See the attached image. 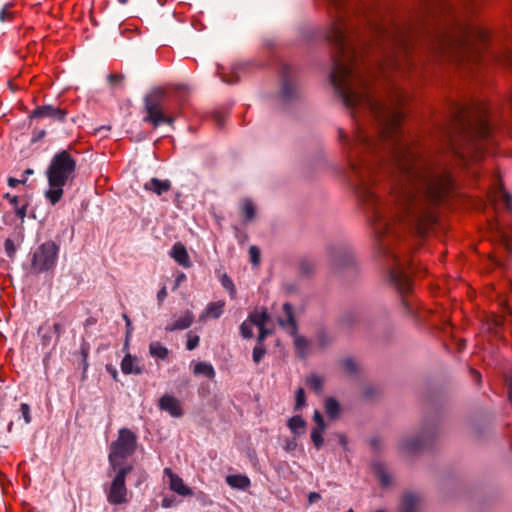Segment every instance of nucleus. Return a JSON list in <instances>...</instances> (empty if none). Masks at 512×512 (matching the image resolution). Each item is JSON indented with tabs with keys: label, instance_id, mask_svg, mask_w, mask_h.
<instances>
[{
	"label": "nucleus",
	"instance_id": "nucleus-39",
	"mask_svg": "<svg viewBox=\"0 0 512 512\" xmlns=\"http://www.w3.org/2000/svg\"><path fill=\"white\" fill-rule=\"evenodd\" d=\"M5 250H6V253L8 254V256L12 257L15 253V246H14V243L11 239H6L5 241Z\"/></svg>",
	"mask_w": 512,
	"mask_h": 512
},
{
	"label": "nucleus",
	"instance_id": "nucleus-53",
	"mask_svg": "<svg viewBox=\"0 0 512 512\" xmlns=\"http://www.w3.org/2000/svg\"><path fill=\"white\" fill-rule=\"evenodd\" d=\"M7 198L10 200V202L12 204H15L17 203V197L16 196H10V195H7Z\"/></svg>",
	"mask_w": 512,
	"mask_h": 512
},
{
	"label": "nucleus",
	"instance_id": "nucleus-9",
	"mask_svg": "<svg viewBox=\"0 0 512 512\" xmlns=\"http://www.w3.org/2000/svg\"><path fill=\"white\" fill-rule=\"evenodd\" d=\"M269 316L266 310H255L253 311L247 320H245L240 326L241 335L244 338H252L253 331L252 327L256 326L259 329V341L263 342L266 336L270 333L269 330L265 328L266 322Z\"/></svg>",
	"mask_w": 512,
	"mask_h": 512
},
{
	"label": "nucleus",
	"instance_id": "nucleus-36",
	"mask_svg": "<svg viewBox=\"0 0 512 512\" xmlns=\"http://www.w3.org/2000/svg\"><path fill=\"white\" fill-rule=\"evenodd\" d=\"M305 403V395L304 390L302 388H299L296 393V408H301Z\"/></svg>",
	"mask_w": 512,
	"mask_h": 512
},
{
	"label": "nucleus",
	"instance_id": "nucleus-49",
	"mask_svg": "<svg viewBox=\"0 0 512 512\" xmlns=\"http://www.w3.org/2000/svg\"><path fill=\"white\" fill-rule=\"evenodd\" d=\"M25 181H26V179L18 180V179H15V178H9L8 184H9L10 187L14 188V187H16L17 184L24 183Z\"/></svg>",
	"mask_w": 512,
	"mask_h": 512
},
{
	"label": "nucleus",
	"instance_id": "nucleus-56",
	"mask_svg": "<svg viewBox=\"0 0 512 512\" xmlns=\"http://www.w3.org/2000/svg\"><path fill=\"white\" fill-rule=\"evenodd\" d=\"M112 375H113L114 379H116V377H117V371H116L115 369L112 371Z\"/></svg>",
	"mask_w": 512,
	"mask_h": 512
},
{
	"label": "nucleus",
	"instance_id": "nucleus-5",
	"mask_svg": "<svg viewBox=\"0 0 512 512\" xmlns=\"http://www.w3.org/2000/svg\"><path fill=\"white\" fill-rule=\"evenodd\" d=\"M487 39L488 32L484 28L473 24L466 27L457 39L449 41L448 49L459 54V57L463 59H474L480 54V45L484 44Z\"/></svg>",
	"mask_w": 512,
	"mask_h": 512
},
{
	"label": "nucleus",
	"instance_id": "nucleus-29",
	"mask_svg": "<svg viewBox=\"0 0 512 512\" xmlns=\"http://www.w3.org/2000/svg\"><path fill=\"white\" fill-rule=\"evenodd\" d=\"M242 212L247 220L253 219L255 215V207L250 200L246 199L243 201Z\"/></svg>",
	"mask_w": 512,
	"mask_h": 512
},
{
	"label": "nucleus",
	"instance_id": "nucleus-13",
	"mask_svg": "<svg viewBox=\"0 0 512 512\" xmlns=\"http://www.w3.org/2000/svg\"><path fill=\"white\" fill-rule=\"evenodd\" d=\"M145 107L147 111V117L145 118V121L151 122L155 128L158 127L161 123L172 124L173 118L165 117L160 108V105L157 102L146 99Z\"/></svg>",
	"mask_w": 512,
	"mask_h": 512
},
{
	"label": "nucleus",
	"instance_id": "nucleus-18",
	"mask_svg": "<svg viewBox=\"0 0 512 512\" xmlns=\"http://www.w3.org/2000/svg\"><path fill=\"white\" fill-rule=\"evenodd\" d=\"M170 256L181 266L189 268L191 266L190 257L185 246L177 242L172 246Z\"/></svg>",
	"mask_w": 512,
	"mask_h": 512
},
{
	"label": "nucleus",
	"instance_id": "nucleus-55",
	"mask_svg": "<svg viewBox=\"0 0 512 512\" xmlns=\"http://www.w3.org/2000/svg\"><path fill=\"white\" fill-rule=\"evenodd\" d=\"M25 174L26 175H31V174H33V170L32 169H27V170H25Z\"/></svg>",
	"mask_w": 512,
	"mask_h": 512
},
{
	"label": "nucleus",
	"instance_id": "nucleus-40",
	"mask_svg": "<svg viewBox=\"0 0 512 512\" xmlns=\"http://www.w3.org/2000/svg\"><path fill=\"white\" fill-rule=\"evenodd\" d=\"M500 235H501V239H502L503 243L505 244V246L507 247V249L512 250V243H511V240L509 239L507 232L501 231Z\"/></svg>",
	"mask_w": 512,
	"mask_h": 512
},
{
	"label": "nucleus",
	"instance_id": "nucleus-35",
	"mask_svg": "<svg viewBox=\"0 0 512 512\" xmlns=\"http://www.w3.org/2000/svg\"><path fill=\"white\" fill-rule=\"evenodd\" d=\"M249 254H250L251 262L254 265H257L259 263V260H260V251H259V249L256 246H251L250 249H249Z\"/></svg>",
	"mask_w": 512,
	"mask_h": 512
},
{
	"label": "nucleus",
	"instance_id": "nucleus-22",
	"mask_svg": "<svg viewBox=\"0 0 512 512\" xmlns=\"http://www.w3.org/2000/svg\"><path fill=\"white\" fill-rule=\"evenodd\" d=\"M226 482L232 488L245 490L250 486V480L245 475H229L226 477Z\"/></svg>",
	"mask_w": 512,
	"mask_h": 512
},
{
	"label": "nucleus",
	"instance_id": "nucleus-25",
	"mask_svg": "<svg viewBox=\"0 0 512 512\" xmlns=\"http://www.w3.org/2000/svg\"><path fill=\"white\" fill-rule=\"evenodd\" d=\"M149 352L153 357L165 359L168 356V349L159 342H152L149 346Z\"/></svg>",
	"mask_w": 512,
	"mask_h": 512
},
{
	"label": "nucleus",
	"instance_id": "nucleus-1",
	"mask_svg": "<svg viewBox=\"0 0 512 512\" xmlns=\"http://www.w3.org/2000/svg\"><path fill=\"white\" fill-rule=\"evenodd\" d=\"M349 29L345 16L337 15L327 38L337 50L331 83L356 122L352 138L340 131L350 168L356 169L357 164L368 161V157L382 149L387 154L410 145L399 130L403 119L402 95L393 96L389 103L375 98L364 72L357 67L356 49L347 39Z\"/></svg>",
	"mask_w": 512,
	"mask_h": 512
},
{
	"label": "nucleus",
	"instance_id": "nucleus-50",
	"mask_svg": "<svg viewBox=\"0 0 512 512\" xmlns=\"http://www.w3.org/2000/svg\"><path fill=\"white\" fill-rule=\"evenodd\" d=\"M309 498V502L310 503H314L316 502L318 499H320V495L316 492H311L308 496Z\"/></svg>",
	"mask_w": 512,
	"mask_h": 512
},
{
	"label": "nucleus",
	"instance_id": "nucleus-24",
	"mask_svg": "<svg viewBox=\"0 0 512 512\" xmlns=\"http://www.w3.org/2000/svg\"><path fill=\"white\" fill-rule=\"evenodd\" d=\"M417 504L418 499L415 495L406 494L401 502V512H415Z\"/></svg>",
	"mask_w": 512,
	"mask_h": 512
},
{
	"label": "nucleus",
	"instance_id": "nucleus-8",
	"mask_svg": "<svg viewBox=\"0 0 512 512\" xmlns=\"http://www.w3.org/2000/svg\"><path fill=\"white\" fill-rule=\"evenodd\" d=\"M131 469V466L121 467L118 469L107 490V501L109 503L113 505H120L128 502V490L125 480Z\"/></svg>",
	"mask_w": 512,
	"mask_h": 512
},
{
	"label": "nucleus",
	"instance_id": "nucleus-21",
	"mask_svg": "<svg viewBox=\"0 0 512 512\" xmlns=\"http://www.w3.org/2000/svg\"><path fill=\"white\" fill-rule=\"evenodd\" d=\"M121 370L124 374H140L142 372L138 359L131 354H127L123 358Z\"/></svg>",
	"mask_w": 512,
	"mask_h": 512
},
{
	"label": "nucleus",
	"instance_id": "nucleus-51",
	"mask_svg": "<svg viewBox=\"0 0 512 512\" xmlns=\"http://www.w3.org/2000/svg\"><path fill=\"white\" fill-rule=\"evenodd\" d=\"M53 329H54V332L59 336L62 332L63 327L60 323H55L53 325Z\"/></svg>",
	"mask_w": 512,
	"mask_h": 512
},
{
	"label": "nucleus",
	"instance_id": "nucleus-48",
	"mask_svg": "<svg viewBox=\"0 0 512 512\" xmlns=\"http://www.w3.org/2000/svg\"><path fill=\"white\" fill-rule=\"evenodd\" d=\"M108 80L110 83L120 82L122 80V76L117 74H110L108 76Z\"/></svg>",
	"mask_w": 512,
	"mask_h": 512
},
{
	"label": "nucleus",
	"instance_id": "nucleus-6",
	"mask_svg": "<svg viewBox=\"0 0 512 512\" xmlns=\"http://www.w3.org/2000/svg\"><path fill=\"white\" fill-rule=\"evenodd\" d=\"M136 439V435L131 430L127 428L119 430L117 439L110 446L109 462L113 470H116L124 459L134 453Z\"/></svg>",
	"mask_w": 512,
	"mask_h": 512
},
{
	"label": "nucleus",
	"instance_id": "nucleus-38",
	"mask_svg": "<svg viewBox=\"0 0 512 512\" xmlns=\"http://www.w3.org/2000/svg\"><path fill=\"white\" fill-rule=\"evenodd\" d=\"M12 19V13L9 10L8 6H5L0 12V20L2 22L9 21Z\"/></svg>",
	"mask_w": 512,
	"mask_h": 512
},
{
	"label": "nucleus",
	"instance_id": "nucleus-28",
	"mask_svg": "<svg viewBox=\"0 0 512 512\" xmlns=\"http://www.w3.org/2000/svg\"><path fill=\"white\" fill-rule=\"evenodd\" d=\"M306 385L316 392H320L323 385V380L318 375H310L306 379Z\"/></svg>",
	"mask_w": 512,
	"mask_h": 512
},
{
	"label": "nucleus",
	"instance_id": "nucleus-59",
	"mask_svg": "<svg viewBox=\"0 0 512 512\" xmlns=\"http://www.w3.org/2000/svg\"><path fill=\"white\" fill-rule=\"evenodd\" d=\"M403 304H404L405 306H408V303H407L405 300L403 301Z\"/></svg>",
	"mask_w": 512,
	"mask_h": 512
},
{
	"label": "nucleus",
	"instance_id": "nucleus-46",
	"mask_svg": "<svg viewBox=\"0 0 512 512\" xmlns=\"http://www.w3.org/2000/svg\"><path fill=\"white\" fill-rule=\"evenodd\" d=\"M343 365L345 369L349 372H352L355 369V364L351 359L344 360Z\"/></svg>",
	"mask_w": 512,
	"mask_h": 512
},
{
	"label": "nucleus",
	"instance_id": "nucleus-42",
	"mask_svg": "<svg viewBox=\"0 0 512 512\" xmlns=\"http://www.w3.org/2000/svg\"><path fill=\"white\" fill-rule=\"evenodd\" d=\"M161 505L164 508H170L175 505V499L171 497H165L162 499Z\"/></svg>",
	"mask_w": 512,
	"mask_h": 512
},
{
	"label": "nucleus",
	"instance_id": "nucleus-44",
	"mask_svg": "<svg viewBox=\"0 0 512 512\" xmlns=\"http://www.w3.org/2000/svg\"><path fill=\"white\" fill-rule=\"evenodd\" d=\"M186 280V275L182 272L178 273L175 279L174 289H177L182 282Z\"/></svg>",
	"mask_w": 512,
	"mask_h": 512
},
{
	"label": "nucleus",
	"instance_id": "nucleus-26",
	"mask_svg": "<svg viewBox=\"0 0 512 512\" xmlns=\"http://www.w3.org/2000/svg\"><path fill=\"white\" fill-rule=\"evenodd\" d=\"M325 412L330 418H335L339 412V404L333 398H327L325 401Z\"/></svg>",
	"mask_w": 512,
	"mask_h": 512
},
{
	"label": "nucleus",
	"instance_id": "nucleus-60",
	"mask_svg": "<svg viewBox=\"0 0 512 512\" xmlns=\"http://www.w3.org/2000/svg\"><path fill=\"white\" fill-rule=\"evenodd\" d=\"M346 512H354V511L350 509V510H348V511H346Z\"/></svg>",
	"mask_w": 512,
	"mask_h": 512
},
{
	"label": "nucleus",
	"instance_id": "nucleus-34",
	"mask_svg": "<svg viewBox=\"0 0 512 512\" xmlns=\"http://www.w3.org/2000/svg\"><path fill=\"white\" fill-rule=\"evenodd\" d=\"M21 414L26 424L31 422L30 406L27 403H22L20 406Z\"/></svg>",
	"mask_w": 512,
	"mask_h": 512
},
{
	"label": "nucleus",
	"instance_id": "nucleus-27",
	"mask_svg": "<svg viewBox=\"0 0 512 512\" xmlns=\"http://www.w3.org/2000/svg\"><path fill=\"white\" fill-rule=\"evenodd\" d=\"M288 427L294 434H297L304 429L305 421L302 419L301 416H294L289 419Z\"/></svg>",
	"mask_w": 512,
	"mask_h": 512
},
{
	"label": "nucleus",
	"instance_id": "nucleus-7",
	"mask_svg": "<svg viewBox=\"0 0 512 512\" xmlns=\"http://www.w3.org/2000/svg\"><path fill=\"white\" fill-rule=\"evenodd\" d=\"M59 246L53 241L41 244L33 253L31 268L35 273L54 269L57 263Z\"/></svg>",
	"mask_w": 512,
	"mask_h": 512
},
{
	"label": "nucleus",
	"instance_id": "nucleus-20",
	"mask_svg": "<svg viewBox=\"0 0 512 512\" xmlns=\"http://www.w3.org/2000/svg\"><path fill=\"white\" fill-rule=\"evenodd\" d=\"M194 316L190 311H186L183 315L179 316L173 323L166 326L167 331L184 330L191 326Z\"/></svg>",
	"mask_w": 512,
	"mask_h": 512
},
{
	"label": "nucleus",
	"instance_id": "nucleus-17",
	"mask_svg": "<svg viewBox=\"0 0 512 512\" xmlns=\"http://www.w3.org/2000/svg\"><path fill=\"white\" fill-rule=\"evenodd\" d=\"M171 181L168 179L161 180L158 178H151L144 184V189L148 192L154 193L158 196L163 195L171 189Z\"/></svg>",
	"mask_w": 512,
	"mask_h": 512
},
{
	"label": "nucleus",
	"instance_id": "nucleus-2",
	"mask_svg": "<svg viewBox=\"0 0 512 512\" xmlns=\"http://www.w3.org/2000/svg\"><path fill=\"white\" fill-rule=\"evenodd\" d=\"M389 169L396 175L389 200H382L374 191L379 159L365 161L351 169L361 201L375 209V219L387 228L391 219L405 222L425 234L436 221L434 207L450 191L452 179L448 171L422 157L407 146L386 154Z\"/></svg>",
	"mask_w": 512,
	"mask_h": 512
},
{
	"label": "nucleus",
	"instance_id": "nucleus-61",
	"mask_svg": "<svg viewBox=\"0 0 512 512\" xmlns=\"http://www.w3.org/2000/svg\"><path fill=\"white\" fill-rule=\"evenodd\" d=\"M127 0H121V2L125 3Z\"/></svg>",
	"mask_w": 512,
	"mask_h": 512
},
{
	"label": "nucleus",
	"instance_id": "nucleus-54",
	"mask_svg": "<svg viewBox=\"0 0 512 512\" xmlns=\"http://www.w3.org/2000/svg\"><path fill=\"white\" fill-rule=\"evenodd\" d=\"M222 80L226 83H233L234 80L233 79H230V78H225L224 76H222Z\"/></svg>",
	"mask_w": 512,
	"mask_h": 512
},
{
	"label": "nucleus",
	"instance_id": "nucleus-41",
	"mask_svg": "<svg viewBox=\"0 0 512 512\" xmlns=\"http://www.w3.org/2000/svg\"><path fill=\"white\" fill-rule=\"evenodd\" d=\"M506 383L508 385V396L509 400L512 403V373L505 376Z\"/></svg>",
	"mask_w": 512,
	"mask_h": 512
},
{
	"label": "nucleus",
	"instance_id": "nucleus-14",
	"mask_svg": "<svg viewBox=\"0 0 512 512\" xmlns=\"http://www.w3.org/2000/svg\"><path fill=\"white\" fill-rule=\"evenodd\" d=\"M158 406L171 417L180 418L183 415L181 401L173 395L165 394L159 399Z\"/></svg>",
	"mask_w": 512,
	"mask_h": 512
},
{
	"label": "nucleus",
	"instance_id": "nucleus-62",
	"mask_svg": "<svg viewBox=\"0 0 512 512\" xmlns=\"http://www.w3.org/2000/svg\"><path fill=\"white\" fill-rule=\"evenodd\" d=\"M376 512H384V511H382V510H378V511H376Z\"/></svg>",
	"mask_w": 512,
	"mask_h": 512
},
{
	"label": "nucleus",
	"instance_id": "nucleus-15",
	"mask_svg": "<svg viewBox=\"0 0 512 512\" xmlns=\"http://www.w3.org/2000/svg\"><path fill=\"white\" fill-rule=\"evenodd\" d=\"M490 201L495 206L503 207L512 212L511 196L505 191L502 184L497 182L493 190L489 194Z\"/></svg>",
	"mask_w": 512,
	"mask_h": 512
},
{
	"label": "nucleus",
	"instance_id": "nucleus-30",
	"mask_svg": "<svg viewBox=\"0 0 512 512\" xmlns=\"http://www.w3.org/2000/svg\"><path fill=\"white\" fill-rule=\"evenodd\" d=\"M324 431V428L316 427L311 432V439L316 448H320L323 444V438L322 433Z\"/></svg>",
	"mask_w": 512,
	"mask_h": 512
},
{
	"label": "nucleus",
	"instance_id": "nucleus-57",
	"mask_svg": "<svg viewBox=\"0 0 512 512\" xmlns=\"http://www.w3.org/2000/svg\"><path fill=\"white\" fill-rule=\"evenodd\" d=\"M473 373H474V375H475V377H476L477 379H480V374H479L478 372H476V371H475V372H473Z\"/></svg>",
	"mask_w": 512,
	"mask_h": 512
},
{
	"label": "nucleus",
	"instance_id": "nucleus-63",
	"mask_svg": "<svg viewBox=\"0 0 512 512\" xmlns=\"http://www.w3.org/2000/svg\"><path fill=\"white\" fill-rule=\"evenodd\" d=\"M511 108H512V98H511Z\"/></svg>",
	"mask_w": 512,
	"mask_h": 512
},
{
	"label": "nucleus",
	"instance_id": "nucleus-3",
	"mask_svg": "<svg viewBox=\"0 0 512 512\" xmlns=\"http://www.w3.org/2000/svg\"><path fill=\"white\" fill-rule=\"evenodd\" d=\"M491 127L486 118H481L477 124L467 132L460 144H453L452 150L463 166H470L481 161L486 148L490 143Z\"/></svg>",
	"mask_w": 512,
	"mask_h": 512
},
{
	"label": "nucleus",
	"instance_id": "nucleus-4",
	"mask_svg": "<svg viewBox=\"0 0 512 512\" xmlns=\"http://www.w3.org/2000/svg\"><path fill=\"white\" fill-rule=\"evenodd\" d=\"M75 169L76 162L66 151L57 153L52 158L46 172L49 188L45 192V197L52 205L61 200L63 187L69 180L73 179Z\"/></svg>",
	"mask_w": 512,
	"mask_h": 512
},
{
	"label": "nucleus",
	"instance_id": "nucleus-58",
	"mask_svg": "<svg viewBox=\"0 0 512 512\" xmlns=\"http://www.w3.org/2000/svg\"><path fill=\"white\" fill-rule=\"evenodd\" d=\"M19 214H20L21 217H23L25 215V213L22 212V211H20Z\"/></svg>",
	"mask_w": 512,
	"mask_h": 512
},
{
	"label": "nucleus",
	"instance_id": "nucleus-43",
	"mask_svg": "<svg viewBox=\"0 0 512 512\" xmlns=\"http://www.w3.org/2000/svg\"><path fill=\"white\" fill-rule=\"evenodd\" d=\"M314 421L317 424V427L325 428L323 418L319 411H315L314 413Z\"/></svg>",
	"mask_w": 512,
	"mask_h": 512
},
{
	"label": "nucleus",
	"instance_id": "nucleus-31",
	"mask_svg": "<svg viewBox=\"0 0 512 512\" xmlns=\"http://www.w3.org/2000/svg\"><path fill=\"white\" fill-rule=\"evenodd\" d=\"M221 284L222 286L227 289L229 291V294H230V297L231 298H235L236 297V289H235V286L232 282V280L226 275L224 274L222 277H221Z\"/></svg>",
	"mask_w": 512,
	"mask_h": 512
},
{
	"label": "nucleus",
	"instance_id": "nucleus-45",
	"mask_svg": "<svg viewBox=\"0 0 512 512\" xmlns=\"http://www.w3.org/2000/svg\"><path fill=\"white\" fill-rule=\"evenodd\" d=\"M123 318H124V320L126 322L127 339H128L130 337L131 333H132V330H133L132 323H131V320L129 319V317L126 314L123 315Z\"/></svg>",
	"mask_w": 512,
	"mask_h": 512
},
{
	"label": "nucleus",
	"instance_id": "nucleus-47",
	"mask_svg": "<svg viewBox=\"0 0 512 512\" xmlns=\"http://www.w3.org/2000/svg\"><path fill=\"white\" fill-rule=\"evenodd\" d=\"M166 297H167L166 287H162L157 294V299H158L159 303H162Z\"/></svg>",
	"mask_w": 512,
	"mask_h": 512
},
{
	"label": "nucleus",
	"instance_id": "nucleus-10",
	"mask_svg": "<svg viewBox=\"0 0 512 512\" xmlns=\"http://www.w3.org/2000/svg\"><path fill=\"white\" fill-rule=\"evenodd\" d=\"M283 309L285 311V314L287 316V319L286 320H282L280 319L279 320V324L290 334V335H293L295 336V339H294V343H295V346L299 352V354L301 356H304L305 354V349L306 347L308 346V342L300 337V336H296V325H295V321H294V318H293V310H292V307L290 304L286 303L283 305Z\"/></svg>",
	"mask_w": 512,
	"mask_h": 512
},
{
	"label": "nucleus",
	"instance_id": "nucleus-16",
	"mask_svg": "<svg viewBox=\"0 0 512 512\" xmlns=\"http://www.w3.org/2000/svg\"><path fill=\"white\" fill-rule=\"evenodd\" d=\"M31 117L34 118H54L58 120H63L65 117V112L60 108L53 107L50 105L37 107L31 114Z\"/></svg>",
	"mask_w": 512,
	"mask_h": 512
},
{
	"label": "nucleus",
	"instance_id": "nucleus-32",
	"mask_svg": "<svg viewBox=\"0 0 512 512\" xmlns=\"http://www.w3.org/2000/svg\"><path fill=\"white\" fill-rule=\"evenodd\" d=\"M265 354V349L262 342L258 340V344L253 349V361L258 364Z\"/></svg>",
	"mask_w": 512,
	"mask_h": 512
},
{
	"label": "nucleus",
	"instance_id": "nucleus-11",
	"mask_svg": "<svg viewBox=\"0 0 512 512\" xmlns=\"http://www.w3.org/2000/svg\"><path fill=\"white\" fill-rule=\"evenodd\" d=\"M164 481L168 485L169 489L181 497H189L193 495V490L187 486L183 479L171 468H165L163 470Z\"/></svg>",
	"mask_w": 512,
	"mask_h": 512
},
{
	"label": "nucleus",
	"instance_id": "nucleus-12",
	"mask_svg": "<svg viewBox=\"0 0 512 512\" xmlns=\"http://www.w3.org/2000/svg\"><path fill=\"white\" fill-rule=\"evenodd\" d=\"M393 262L397 263V258L394 254L390 255ZM390 282L394 285V287L400 292V293H407L411 290V280L409 276L406 274V272L400 267V265H397L394 269L390 271L389 274Z\"/></svg>",
	"mask_w": 512,
	"mask_h": 512
},
{
	"label": "nucleus",
	"instance_id": "nucleus-37",
	"mask_svg": "<svg viewBox=\"0 0 512 512\" xmlns=\"http://www.w3.org/2000/svg\"><path fill=\"white\" fill-rule=\"evenodd\" d=\"M378 477L383 486H386L389 484V482H390L389 475L383 469L378 470Z\"/></svg>",
	"mask_w": 512,
	"mask_h": 512
},
{
	"label": "nucleus",
	"instance_id": "nucleus-23",
	"mask_svg": "<svg viewBox=\"0 0 512 512\" xmlns=\"http://www.w3.org/2000/svg\"><path fill=\"white\" fill-rule=\"evenodd\" d=\"M193 372L196 375H204L208 378H214L215 376L213 366L207 362H196L193 366Z\"/></svg>",
	"mask_w": 512,
	"mask_h": 512
},
{
	"label": "nucleus",
	"instance_id": "nucleus-52",
	"mask_svg": "<svg viewBox=\"0 0 512 512\" xmlns=\"http://www.w3.org/2000/svg\"><path fill=\"white\" fill-rule=\"evenodd\" d=\"M329 3L335 5V7H340L343 4V0H327Z\"/></svg>",
	"mask_w": 512,
	"mask_h": 512
},
{
	"label": "nucleus",
	"instance_id": "nucleus-33",
	"mask_svg": "<svg viewBox=\"0 0 512 512\" xmlns=\"http://www.w3.org/2000/svg\"><path fill=\"white\" fill-rule=\"evenodd\" d=\"M199 336L198 335H195V334H192V333H189L188 334V337H187V343H186V348L188 350H193L195 349L198 344H199Z\"/></svg>",
	"mask_w": 512,
	"mask_h": 512
},
{
	"label": "nucleus",
	"instance_id": "nucleus-19",
	"mask_svg": "<svg viewBox=\"0 0 512 512\" xmlns=\"http://www.w3.org/2000/svg\"><path fill=\"white\" fill-rule=\"evenodd\" d=\"M225 302L223 300L210 302L204 312L200 315V321H206L208 319H218L224 311Z\"/></svg>",
	"mask_w": 512,
	"mask_h": 512
}]
</instances>
